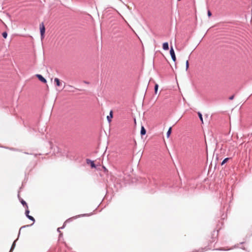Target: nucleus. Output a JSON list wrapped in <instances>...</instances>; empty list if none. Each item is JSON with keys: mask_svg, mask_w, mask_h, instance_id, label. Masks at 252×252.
I'll return each instance as SVG.
<instances>
[{"mask_svg": "<svg viewBox=\"0 0 252 252\" xmlns=\"http://www.w3.org/2000/svg\"><path fill=\"white\" fill-rule=\"evenodd\" d=\"M21 203L23 204V206H25L27 209H28V206L26 202L22 199H21Z\"/></svg>", "mask_w": 252, "mask_h": 252, "instance_id": "10", "label": "nucleus"}, {"mask_svg": "<svg viewBox=\"0 0 252 252\" xmlns=\"http://www.w3.org/2000/svg\"><path fill=\"white\" fill-rule=\"evenodd\" d=\"M14 246H15V244H14V243L13 244V245H12V247H11V250H10V252L12 251V250L13 249H14Z\"/></svg>", "mask_w": 252, "mask_h": 252, "instance_id": "18", "label": "nucleus"}, {"mask_svg": "<svg viewBox=\"0 0 252 252\" xmlns=\"http://www.w3.org/2000/svg\"><path fill=\"white\" fill-rule=\"evenodd\" d=\"M186 70H187L189 68V61L188 60L186 61Z\"/></svg>", "mask_w": 252, "mask_h": 252, "instance_id": "15", "label": "nucleus"}, {"mask_svg": "<svg viewBox=\"0 0 252 252\" xmlns=\"http://www.w3.org/2000/svg\"><path fill=\"white\" fill-rule=\"evenodd\" d=\"M158 84H156V85L155 86V92L156 94L157 93V91H158Z\"/></svg>", "mask_w": 252, "mask_h": 252, "instance_id": "14", "label": "nucleus"}, {"mask_svg": "<svg viewBox=\"0 0 252 252\" xmlns=\"http://www.w3.org/2000/svg\"><path fill=\"white\" fill-rule=\"evenodd\" d=\"M162 48L164 50H168L169 49V45L167 42H164L163 43Z\"/></svg>", "mask_w": 252, "mask_h": 252, "instance_id": "6", "label": "nucleus"}, {"mask_svg": "<svg viewBox=\"0 0 252 252\" xmlns=\"http://www.w3.org/2000/svg\"><path fill=\"white\" fill-rule=\"evenodd\" d=\"M146 131L143 126H142L141 129V134L145 135L146 134Z\"/></svg>", "mask_w": 252, "mask_h": 252, "instance_id": "9", "label": "nucleus"}, {"mask_svg": "<svg viewBox=\"0 0 252 252\" xmlns=\"http://www.w3.org/2000/svg\"><path fill=\"white\" fill-rule=\"evenodd\" d=\"M39 27H40V31L41 39H43L44 37V33H45V28L43 23L40 24Z\"/></svg>", "mask_w": 252, "mask_h": 252, "instance_id": "1", "label": "nucleus"}, {"mask_svg": "<svg viewBox=\"0 0 252 252\" xmlns=\"http://www.w3.org/2000/svg\"><path fill=\"white\" fill-rule=\"evenodd\" d=\"M29 213H30V211L29 210V209H27V210H26V212H25V213H26V215L27 217H28L30 220H32L33 221H34V218H33L32 216H30V215H29Z\"/></svg>", "mask_w": 252, "mask_h": 252, "instance_id": "4", "label": "nucleus"}, {"mask_svg": "<svg viewBox=\"0 0 252 252\" xmlns=\"http://www.w3.org/2000/svg\"><path fill=\"white\" fill-rule=\"evenodd\" d=\"M229 158H228L224 159L222 162H221V165H223L225 163H226L229 160Z\"/></svg>", "mask_w": 252, "mask_h": 252, "instance_id": "13", "label": "nucleus"}, {"mask_svg": "<svg viewBox=\"0 0 252 252\" xmlns=\"http://www.w3.org/2000/svg\"><path fill=\"white\" fill-rule=\"evenodd\" d=\"M171 131H172V127H170L169 128V129H168V131H167V137H169V136H170V134H171Z\"/></svg>", "mask_w": 252, "mask_h": 252, "instance_id": "11", "label": "nucleus"}, {"mask_svg": "<svg viewBox=\"0 0 252 252\" xmlns=\"http://www.w3.org/2000/svg\"><path fill=\"white\" fill-rule=\"evenodd\" d=\"M36 76L38 78V79L42 82L45 83H46V80L40 74H36Z\"/></svg>", "mask_w": 252, "mask_h": 252, "instance_id": "3", "label": "nucleus"}, {"mask_svg": "<svg viewBox=\"0 0 252 252\" xmlns=\"http://www.w3.org/2000/svg\"><path fill=\"white\" fill-rule=\"evenodd\" d=\"M54 82L56 83L57 86L59 87L62 85V83L60 82V79L58 78H55L54 79Z\"/></svg>", "mask_w": 252, "mask_h": 252, "instance_id": "5", "label": "nucleus"}, {"mask_svg": "<svg viewBox=\"0 0 252 252\" xmlns=\"http://www.w3.org/2000/svg\"><path fill=\"white\" fill-rule=\"evenodd\" d=\"M7 33L6 32H4L2 33V36L4 38H6L7 37Z\"/></svg>", "mask_w": 252, "mask_h": 252, "instance_id": "16", "label": "nucleus"}, {"mask_svg": "<svg viewBox=\"0 0 252 252\" xmlns=\"http://www.w3.org/2000/svg\"><path fill=\"white\" fill-rule=\"evenodd\" d=\"M113 117V112L111 111L110 112L109 116H108L107 118L109 122H110L111 121V119Z\"/></svg>", "mask_w": 252, "mask_h": 252, "instance_id": "7", "label": "nucleus"}, {"mask_svg": "<svg viewBox=\"0 0 252 252\" xmlns=\"http://www.w3.org/2000/svg\"><path fill=\"white\" fill-rule=\"evenodd\" d=\"M87 163H91V166L92 168L95 167V165L94 161H92L89 159H87Z\"/></svg>", "mask_w": 252, "mask_h": 252, "instance_id": "8", "label": "nucleus"}, {"mask_svg": "<svg viewBox=\"0 0 252 252\" xmlns=\"http://www.w3.org/2000/svg\"><path fill=\"white\" fill-rule=\"evenodd\" d=\"M170 54L171 56V58L174 62H175L176 61V58L175 56V54L174 51V49L172 47H171L170 51Z\"/></svg>", "mask_w": 252, "mask_h": 252, "instance_id": "2", "label": "nucleus"}, {"mask_svg": "<svg viewBox=\"0 0 252 252\" xmlns=\"http://www.w3.org/2000/svg\"><path fill=\"white\" fill-rule=\"evenodd\" d=\"M207 14L209 17H210L212 15L211 12L210 10L208 11Z\"/></svg>", "mask_w": 252, "mask_h": 252, "instance_id": "17", "label": "nucleus"}, {"mask_svg": "<svg viewBox=\"0 0 252 252\" xmlns=\"http://www.w3.org/2000/svg\"><path fill=\"white\" fill-rule=\"evenodd\" d=\"M198 115L199 119H200V121H201L202 123H203V118H202V114H201L200 112H198Z\"/></svg>", "mask_w": 252, "mask_h": 252, "instance_id": "12", "label": "nucleus"}, {"mask_svg": "<svg viewBox=\"0 0 252 252\" xmlns=\"http://www.w3.org/2000/svg\"><path fill=\"white\" fill-rule=\"evenodd\" d=\"M233 98H234V95H232V96H230L229 98L230 100H232L233 99Z\"/></svg>", "mask_w": 252, "mask_h": 252, "instance_id": "19", "label": "nucleus"}]
</instances>
